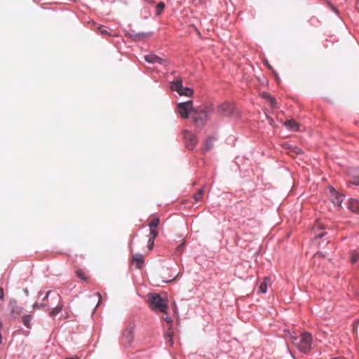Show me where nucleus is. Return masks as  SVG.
<instances>
[{
  "instance_id": "nucleus-1",
  "label": "nucleus",
  "mask_w": 359,
  "mask_h": 359,
  "mask_svg": "<svg viewBox=\"0 0 359 359\" xmlns=\"http://www.w3.org/2000/svg\"><path fill=\"white\" fill-rule=\"evenodd\" d=\"M212 113L213 108L212 106L201 107L194 111L192 118L196 126L202 128L210 119Z\"/></svg>"
},
{
  "instance_id": "nucleus-2",
  "label": "nucleus",
  "mask_w": 359,
  "mask_h": 359,
  "mask_svg": "<svg viewBox=\"0 0 359 359\" xmlns=\"http://www.w3.org/2000/svg\"><path fill=\"white\" fill-rule=\"evenodd\" d=\"M290 339L293 344L303 353H307L310 351L312 344V336L309 332H304L299 337L291 336Z\"/></svg>"
},
{
  "instance_id": "nucleus-3",
  "label": "nucleus",
  "mask_w": 359,
  "mask_h": 359,
  "mask_svg": "<svg viewBox=\"0 0 359 359\" xmlns=\"http://www.w3.org/2000/svg\"><path fill=\"white\" fill-rule=\"evenodd\" d=\"M149 304L151 309L161 313H168V299L158 294H151L149 296Z\"/></svg>"
},
{
  "instance_id": "nucleus-4",
  "label": "nucleus",
  "mask_w": 359,
  "mask_h": 359,
  "mask_svg": "<svg viewBox=\"0 0 359 359\" xmlns=\"http://www.w3.org/2000/svg\"><path fill=\"white\" fill-rule=\"evenodd\" d=\"M170 88L172 90L177 92L180 95H184L191 97L194 93L193 89L187 87H183L182 77H176L171 83Z\"/></svg>"
},
{
  "instance_id": "nucleus-5",
  "label": "nucleus",
  "mask_w": 359,
  "mask_h": 359,
  "mask_svg": "<svg viewBox=\"0 0 359 359\" xmlns=\"http://www.w3.org/2000/svg\"><path fill=\"white\" fill-rule=\"evenodd\" d=\"M193 103L192 101H187L185 102L179 103L177 104V111L178 113L180 114V116L184 118H187L189 116V114L191 111H193L195 110L193 108Z\"/></svg>"
},
{
  "instance_id": "nucleus-6",
  "label": "nucleus",
  "mask_w": 359,
  "mask_h": 359,
  "mask_svg": "<svg viewBox=\"0 0 359 359\" xmlns=\"http://www.w3.org/2000/svg\"><path fill=\"white\" fill-rule=\"evenodd\" d=\"M8 309L10 310V317L13 320L17 319L24 311L22 306L17 304V302L15 299L10 300Z\"/></svg>"
},
{
  "instance_id": "nucleus-7",
  "label": "nucleus",
  "mask_w": 359,
  "mask_h": 359,
  "mask_svg": "<svg viewBox=\"0 0 359 359\" xmlns=\"http://www.w3.org/2000/svg\"><path fill=\"white\" fill-rule=\"evenodd\" d=\"M218 111L226 116H232L234 114L236 111V107L234 104L229 102H226L220 104L218 106Z\"/></svg>"
},
{
  "instance_id": "nucleus-8",
  "label": "nucleus",
  "mask_w": 359,
  "mask_h": 359,
  "mask_svg": "<svg viewBox=\"0 0 359 359\" xmlns=\"http://www.w3.org/2000/svg\"><path fill=\"white\" fill-rule=\"evenodd\" d=\"M183 135L187 147L192 150L198 143L196 135L189 130H184Z\"/></svg>"
},
{
  "instance_id": "nucleus-9",
  "label": "nucleus",
  "mask_w": 359,
  "mask_h": 359,
  "mask_svg": "<svg viewBox=\"0 0 359 359\" xmlns=\"http://www.w3.org/2000/svg\"><path fill=\"white\" fill-rule=\"evenodd\" d=\"M133 331L132 328H127L123 332L122 340L123 343L126 345H130L133 340Z\"/></svg>"
},
{
  "instance_id": "nucleus-10",
  "label": "nucleus",
  "mask_w": 359,
  "mask_h": 359,
  "mask_svg": "<svg viewBox=\"0 0 359 359\" xmlns=\"http://www.w3.org/2000/svg\"><path fill=\"white\" fill-rule=\"evenodd\" d=\"M144 59L149 63H158L164 65H167V62L165 60L154 54L145 55Z\"/></svg>"
},
{
  "instance_id": "nucleus-11",
  "label": "nucleus",
  "mask_w": 359,
  "mask_h": 359,
  "mask_svg": "<svg viewBox=\"0 0 359 359\" xmlns=\"http://www.w3.org/2000/svg\"><path fill=\"white\" fill-rule=\"evenodd\" d=\"M160 219L158 217H154L151 219L150 222L149 223V226L150 229L149 234L155 233L156 235L158 234V231L157 230V227L159 225Z\"/></svg>"
},
{
  "instance_id": "nucleus-12",
  "label": "nucleus",
  "mask_w": 359,
  "mask_h": 359,
  "mask_svg": "<svg viewBox=\"0 0 359 359\" xmlns=\"http://www.w3.org/2000/svg\"><path fill=\"white\" fill-rule=\"evenodd\" d=\"M132 262L135 264L137 269H141L144 264V257L142 255L137 253L133 255Z\"/></svg>"
},
{
  "instance_id": "nucleus-13",
  "label": "nucleus",
  "mask_w": 359,
  "mask_h": 359,
  "mask_svg": "<svg viewBox=\"0 0 359 359\" xmlns=\"http://www.w3.org/2000/svg\"><path fill=\"white\" fill-rule=\"evenodd\" d=\"M348 208L351 211L359 214V201L351 198L348 203Z\"/></svg>"
},
{
  "instance_id": "nucleus-14",
  "label": "nucleus",
  "mask_w": 359,
  "mask_h": 359,
  "mask_svg": "<svg viewBox=\"0 0 359 359\" xmlns=\"http://www.w3.org/2000/svg\"><path fill=\"white\" fill-rule=\"evenodd\" d=\"M344 199V196L337 192H334L332 195V201L337 206L340 207Z\"/></svg>"
},
{
  "instance_id": "nucleus-15",
  "label": "nucleus",
  "mask_w": 359,
  "mask_h": 359,
  "mask_svg": "<svg viewBox=\"0 0 359 359\" xmlns=\"http://www.w3.org/2000/svg\"><path fill=\"white\" fill-rule=\"evenodd\" d=\"M285 126L292 130L297 131L299 130V124L293 119L287 120L285 122Z\"/></svg>"
},
{
  "instance_id": "nucleus-16",
  "label": "nucleus",
  "mask_w": 359,
  "mask_h": 359,
  "mask_svg": "<svg viewBox=\"0 0 359 359\" xmlns=\"http://www.w3.org/2000/svg\"><path fill=\"white\" fill-rule=\"evenodd\" d=\"M213 140L214 139L212 137H208L203 147V151L204 152H207L210 151L213 147Z\"/></svg>"
},
{
  "instance_id": "nucleus-17",
  "label": "nucleus",
  "mask_w": 359,
  "mask_h": 359,
  "mask_svg": "<svg viewBox=\"0 0 359 359\" xmlns=\"http://www.w3.org/2000/svg\"><path fill=\"white\" fill-rule=\"evenodd\" d=\"M32 319V316L28 314L23 316L22 318V323L28 329H30L32 327V325L30 323Z\"/></svg>"
},
{
  "instance_id": "nucleus-18",
  "label": "nucleus",
  "mask_w": 359,
  "mask_h": 359,
  "mask_svg": "<svg viewBox=\"0 0 359 359\" xmlns=\"http://www.w3.org/2000/svg\"><path fill=\"white\" fill-rule=\"evenodd\" d=\"M270 281L269 278L266 277L264 282L261 283L259 287V291L262 293H266L267 291L268 283Z\"/></svg>"
},
{
  "instance_id": "nucleus-19",
  "label": "nucleus",
  "mask_w": 359,
  "mask_h": 359,
  "mask_svg": "<svg viewBox=\"0 0 359 359\" xmlns=\"http://www.w3.org/2000/svg\"><path fill=\"white\" fill-rule=\"evenodd\" d=\"M76 276L83 281H88V277L83 269H79L76 271Z\"/></svg>"
},
{
  "instance_id": "nucleus-20",
  "label": "nucleus",
  "mask_w": 359,
  "mask_h": 359,
  "mask_svg": "<svg viewBox=\"0 0 359 359\" xmlns=\"http://www.w3.org/2000/svg\"><path fill=\"white\" fill-rule=\"evenodd\" d=\"M157 236L158 235H156L155 233L149 234V238L147 244V248L149 249V250H152L154 245V241Z\"/></svg>"
},
{
  "instance_id": "nucleus-21",
  "label": "nucleus",
  "mask_w": 359,
  "mask_h": 359,
  "mask_svg": "<svg viewBox=\"0 0 359 359\" xmlns=\"http://www.w3.org/2000/svg\"><path fill=\"white\" fill-rule=\"evenodd\" d=\"M263 97L271 104L272 107H276V100L274 97H273L270 94L264 93Z\"/></svg>"
},
{
  "instance_id": "nucleus-22",
  "label": "nucleus",
  "mask_w": 359,
  "mask_h": 359,
  "mask_svg": "<svg viewBox=\"0 0 359 359\" xmlns=\"http://www.w3.org/2000/svg\"><path fill=\"white\" fill-rule=\"evenodd\" d=\"M149 36L150 34L149 33L141 32L133 34L132 37L134 40H142L149 37Z\"/></svg>"
},
{
  "instance_id": "nucleus-23",
  "label": "nucleus",
  "mask_w": 359,
  "mask_h": 359,
  "mask_svg": "<svg viewBox=\"0 0 359 359\" xmlns=\"http://www.w3.org/2000/svg\"><path fill=\"white\" fill-rule=\"evenodd\" d=\"M63 304L60 303L58 304L50 312V316L51 317H54L57 314H58L62 309Z\"/></svg>"
},
{
  "instance_id": "nucleus-24",
  "label": "nucleus",
  "mask_w": 359,
  "mask_h": 359,
  "mask_svg": "<svg viewBox=\"0 0 359 359\" xmlns=\"http://www.w3.org/2000/svg\"><path fill=\"white\" fill-rule=\"evenodd\" d=\"M204 194V189H200L194 195V199L196 202L201 201Z\"/></svg>"
},
{
  "instance_id": "nucleus-25",
  "label": "nucleus",
  "mask_w": 359,
  "mask_h": 359,
  "mask_svg": "<svg viewBox=\"0 0 359 359\" xmlns=\"http://www.w3.org/2000/svg\"><path fill=\"white\" fill-rule=\"evenodd\" d=\"M164 8H165V4L163 2H159L156 6V15H161Z\"/></svg>"
},
{
  "instance_id": "nucleus-26",
  "label": "nucleus",
  "mask_w": 359,
  "mask_h": 359,
  "mask_svg": "<svg viewBox=\"0 0 359 359\" xmlns=\"http://www.w3.org/2000/svg\"><path fill=\"white\" fill-rule=\"evenodd\" d=\"M359 259V255L356 251H352L351 252V261L353 264L357 262Z\"/></svg>"
},
{
  "instance_id": "nucleus-27",
  "label": "nucleus",
  "mask_w": 359,
  "mask_h": 359,
  "mask_svg": "<svg viewBox=\"0 0 359 359\" xmlns=\"http://www.w3.org/2000/svg\"><path fill=\"white\" fill-rule=\"evenodd\" d=\"M350 184L359 185V172L353 176L352 181L349 182Z\"/></svg>"
},
{
  "instance_id": "nucleus-28",
  "label": "nucleus",
  "mask_w": 359,
  "mask_h": 359,
  "mask_svg": "<svg viewBox=\"0 0 359 359\" xmlns=\"http://www.w3.org/2000/svg\"><path fill=\"white\" fill-rule=\"evenodd\" d=\"M45 306H46V304H45V303H42L41 304H39L38 303H35L33 304L34 309H40V308H43Z\"/></svg>"
},
{
  "instance_id": "nucleus-29",
  "label": "nucleus",
  "mask_w": 359,
  "mask_h": 359,
  "mask_svg": "<svg viewBox=\"0 0 359 359\" xmlns=\"http://www.w3.org/2000/svg\"><path fill=\"white\" fill-rule=\"evenodd\" d=\"M98 30L102 34H109L108 32L104 28V27H99Z\"/></svg>"
},
{
  "instance_id": "nucleus-30",
  "label": "nucleus",
  "mask_w": 359,
  "mask_h": 359,
  "mask_svg": "<svg viewBox=\"0 0 359 359\" xmlns=\"http://www.w3.org/2000/svg\"><path fill=\"white\" fill-rule=\"evenodd\" d=\"M172 332H168L167 334H166V337H169V343H170V345L172 346V344H173V341H172Z\"/></svg>"
},
{
  "instance_id": "nucleus-31",
  "label": "nucleus",
  "mask_w": 359,
  "mask_h": 359,
  "mask_svg": "<svg viewBox=\"0 0 359 359\" xmlns=\"http://www.w3.org/2000/svg\"><path fill=\"white\" fill-rule=\"evenodd\" d=\"M294 151V152L295 154H302V149H300V148H299V147H294V149H293V151Z\"/></svg>"
},
{
  "instance_id": "nucleus-32",
  "label": "nucleus",
  "mask_w": 359,
  "mask_h": 359,
  "mask_svg": "<svg viewBox=\"0 0 359 359\" xmlns=\"http://www.w3.org/2000/svg\"><path fill=\"white\" fill-rule=\"evenodd\" d=\"M96 295H97V297H98V303H97V306H96V307H97V306H98V305H99V304L101 303V302H102V295H101V294H100V292H96Z\"/></svg>"
},
{
  "instance_id": "nucleus-33",
  "label": "nucleus",
  "mask_w": 359,
  "mask_h": 359,
  "mask_svg": "<svg viewBox=\"0 0 359 359\" xmlns=\"http://www.w3.org/2000/svg\"><path fill=\"white\" fill-rule=\"evenodd\" d=\"M4 289L3 287H0V301H2L4 299Z\"/></svg>"
},
{
  "instance_id": "nucleus-34",
  "label": "nucleus",
  "mask_w": 359,
  "mask_h": 359,
  "mask_svg": "<svg viewBox=\"0 0 359 359\" xmlns=\"http://www.w3.org/2000/svg\"><path fill=\"white\" fill-rule=\"evenodd\" d=\"M184 247V243H181L178 247H177V250L178 251H181L183 250Z\"/></svg>"
},
{
  "instance_id": "nucleus-35",
  "label": "nucleus",
  "mask_w": 359,
  "mask_h": 359,
  "mask_svg": "<svg viewBox=\"0 0 359 359\" xmlns=\"http://www.w3.org/2000/svg\"><path fill=\"white\" fill-rule=\"evenodd\" d=\"M50 294V291H48V292L46 293V296L44 297V298H43V301H44V300H46V299H48V297H49Z\"/></svg>"
},
{
  "instance_id": "nucleus-36",
  "label": "nucleus",
  "mask_w": 359,
  "mask_h": 359,
  "mask_svg": "<svg viewBox=\"0 0 359 359\" xmlns=\"http://www.w3.org/2000/svg\"><path fill=\"white\" fill-rule=\"evenodd\" d=\"M165 320H166L167 323H171L172 322V319L170 317H167L165 318Z\"/></svg>"
},
{
  "instance_id": "nucleus-37",
  "label": "nucleus",
  "mask_w": 359,
  "mask_h": 359,
  "mask_svg": "<svg viewBox=\"0 0 359 359\" xmlns=\"http://www.w3.org/2000/svg\"><path fill=\"white\" fill-rule=\"evenodd\" d=\"M67 359H79V357L78 356L69 357V358H67Z\"/></svg>"
},
{
  "instance_id": "nucleus-38",
  "label": "nucleus",
  "mask_w": 359,
  "mask_h": 359,
  "mask_svg": "<svg viewBox=\"0 0 359 359\" xmlns=\"http://www.w3.org/2000/svg\"><path fill=\"white\" fill-rule=\"evenodd\" d=\"M267 65H268V67H269L270 69H271V68H272V67H271V66L269 64H268V63H267Z\"/></svg>"
},
{
  "instance_id": "nucleus-39",
  "label": "nucleus",
  "mask_w": 359,
  "mask_h": 359,
  "mask_svg": "<svg viewBox=\"0 0 359 359\" xmlns=\"http://www.w3.org/2000/svg\"><path fill=\"white\" fill-rule=\"evenodd\" d=\"M267 65H268V67H269L270 69H271V68H272V67H271V66L269 64H268V63H267Z\"/></svg>"
},
{
  "instance_id": "nucleus-40",
  "label": "nucleus",
  "mask_w": 359,
  "mask_h": 359,
  "mask_svg": "<svg viewBox=\"0 0 359 359\" xmlns=\"http://www.w3.org/2000/svg\"><path fill=\"white\" fill-rule=\"evenodd\" d=\"M267 65H268V67H269L270 69H271V68H272V67H271V66L269 64H268V63H267Z\"/></svg>"
},
{
  "instance_id": "nucleus-41",
  "label": "nucleus",
  "mask_w": 359,
  "mask_h": 359,
  "mask_svg": "<svg viewBox=\"0 0 359 359\" xmlns=\"http://www.w3.org/2000/svg\"><path fill=\"white\" fill-rule=\"evenodd\" d=\"M57 297L58 299H60V296H59V294H57Z\"/></svg>"
}]
</instances>
